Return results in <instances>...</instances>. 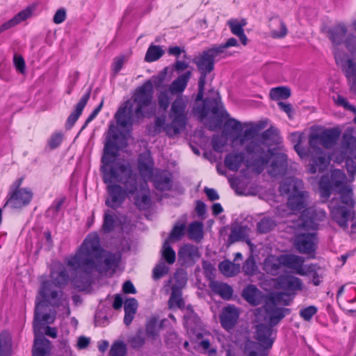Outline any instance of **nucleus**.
I'll return each instance as SVG.
<instances>
[{"label":"nucleus","mask_w":356,"mask_h":356,"mask_svg":"<svg viewBox=\"0 0 356 356\" xmlns=\"http://www.w3.org/2000/svg\"><path fill=\"white\" fill-rule=\"evenodd\" d=\"M273 334L272 326L261 324L257 327L256 339L260 343L261 346L265 348H270L273 343L271 339Z\"/></svg>","instance_id":"393cba45"},{"label":"nucleus","mask_w":356,"mask_h":356,"mask_svg":"<svg viewBox=\"0 0 356 356\" xmlns=\"http://www.w3.org/2000/svg\"><path fill=\"white\" fill-rule=\"evenodd\" d=\"M209 286L215 294L220 296L222 299L229 300L232 298L233 289L232 286L227 283L217 280H211Z\"/></svg>","instance_id":"cd10ccee"},{"label":"nucleus","mask_w":356,"mask_h":356,"mask_svg":"<svg viewBox=\"0 0 356 356\" xmlns=\"http://www.w3.org/2000/svg\"><path fill=\"white\" fill-rule=\"evenodd\" d=\"M146 183L142 184L140 193H138L135 197V204L140 209H147L151 205L149 191L146 188Z\"/></svg>","instance_id":"473e14b6"},{"label":"nucleus","mask_w":356,"mask_h":356,"mask_svg":"<svg viewBox=\"0 0 356 356\" xmlns=\"http://www.w3.org/2000/svg\"><path fill=\"white\" fill-rule=\"evenodd\" d=\"M126 353L127 347L122 341H116L113 343L110 349L111 356H124Z\"/></svg>","instance_id":"864d4df0"},{"label":"nucleus","mask_w":356,"mask_h":356,"mask_svg":"<svg viewBox=\"0 0 356 356\" xmlns=\"http://www.w3.org/2000/svg\"><path fill=\"white\" fill-rule=\"evenodd\" d=\"M187 104V100L182 96L177 97L172 103L169 113L171 122L165 128L169 137H173L185 129L188 119Z\"/></svg>","instance_id":"423d86ee"},{"label":"nucleus","mask_w":356,"mask_h":356,"mask_svg":"<svg viewBox=\"0 0 356 356\" xmlns=\"http://www.w3.org/2000/svg\"><path fill=\"white\" fill-rule=\"evenodd\" d=\"M161 325H159V319L156 316L149 318L146 323V334L148 337L154 339L157 335Z\"/></svg>","instance_id":"c03bdc74"},{"label":"nucleus","mask_w":356,"mask_h":356,"mask_svg":"<svg viewBox=\"0 0 356 356\" xmlns=\"http://www.w3.org/2000/svg\"><path fill=\"white\" fill-rule=\"evenodd\" d=\"M164 54V51L159 45L152 44L147 49L145 60L149 63L159 60Z\"/></svg>","instance_id":"37998d69"},{"label":"nucleus","mask_w":356,"mask_h":356,"mask_svg":"<svg viewBox=\"0 0 356 356\" xmlns=\"http://www.w3.org/2000/svg\"><path fill=\"white\" fill-rule=\"evenodd\" d=\"M315 239L314 234H301L296 236L294 245L300 253L313 254L316 250Z\"/></svg>","instance_id":"f3484780"},{"label":"nucleus","mask_w":356,"mask_h":356,"mask_svg":"<svg viewBox=\"0 0 356 356\" xmlns=\"http://www.w3.org/2000/svg\"><path fill=\"white\" fill-rule=\"evenodd\" d=\"M180 260L187 261L200 257L198 248L192 244H185L178 251Z\"/></svg>","instance_id":"f704fd0d"},{"label":"nucleus","mask_w":356,"mask_h":356,"mask_svg":"<svg viewBox=\"0 0 356 356\" xmlns=\"http://www.w3.org/2000/svg\"><path fill=\"white\" fill-rule=\"evenodd\" d=\"M153 182L154 187L159 191H168L172 186V175L167 170L156 169L152 177L148 178Z\"/></svg>","instance_id":"412c9836"},{"label":"nucleus","mask_w":356,"mask_h":356,"mask_svg":"<svg viewBox=\"0 0 356 356\" xmlns=\"http://www.w3.org/2000/svg\"><path fill=\"white\" fill-rule=\"evenodd\" d=\"M104 250L101 247L99 237L95 232L89 234L74 255L67 260V265L71 270V277L66 267L60 261L52 263L50 271L51 284L64 288L70 282L73 288L83 291L91 285L92 273L96 268V261L104 257Z\"/></svg>","instance_id":"f03ea898"},{"label":"nucleus","mask_w":356,"mask_h":356,"mask_svg":"<svg viewBox=\"0 0 356 356\" xmlns=\"http://www.w3.org/2000/svg\"><path fill=\"white\" fill-rule=\"evenodd\" d=\"M276 287L284 290L289 293L295 294L297 291H301L303 287L302 280L291 274H282L275 280Z\"/></svg>","instance_id":"2eb2a0df"},{"label":"nucleus","mask_w":356,"mask_h":356,"mask_svg":"<svg viewBox=\"0 0 356 356\" xmlns=\"http://www.w3.org/2000/svg\"><path fill=\"white\" fill-rule=\"evenodd\" d=\"M345 73L348 79L350 90L356 92V63L348 59L345 65Z\"/></svg>","instance_id":"4c0bfd02"},{"label":"nucleus","mask_w":356,"mask_h":356,"mask_svg":"<svg viewBox=\"0 0 356 356\" xmlns=\"http://www.w3.org/2000/svg\"><path fill=\"white\" fill-rule=\"evenodd\" d=\"M168 124H165V118L156 117L154 120V131L160 133L162 131H165L167 134L166 127Z\"/></svg>","instance_id":"338daca9"},{"label":"nucleus","mask_w":356,"mask_h":356,"mask_svg":"<svg viewBox=\"0 0 356 356\" xmlns=\"http://www.w3.org/2000/svg\"><path fill=\"white\" fill-rule=\"evenodd\" d=\"M282 266V254L280 256L269 255L264 261V270L271 275H277Z\"/></svg>","instance_id":"c756f323"},{"label":"nucleus","mask_w":356,"mask_h":356,"mask_svg":"<svg viewBox=\"0 0 356 356\" xmlns=\"http://www.w3.org/2000/svg\"><path fill=\"white\" fill-rule=\"evenodd\" d=\"M318 309L314 305L305 307L300 310V316L306 321H310L312 317L317 313Z\"/></svg>","instance_id":"052dcab7"},{"label":"nucleus","mask_w":356,"mask_h":356,"mask_svg":"<svg viewBox=\"0 0 356 356\" xmlns=\"http://www.w3.org/2000/svg\"><path fill=\"white\" fill-rule=\"evenodd\" d=\"M222 58L213 46L193 58L192 61L196 65L200 74L199 79H201L202 83L206 80L207 76L214 70L215 62Z\"/></svg>","instance_id":"9b49d317"},{"label":"nucleus","mask_w":356,"mask_h":356,"mask_svg":"<svg viewBox=\"0 0 356 356\" xmlns=\"http://www.w3.org/2000/svg\"><path fill=\"white\" fill-rule=\"evenodd\" d=\"M290 95L291 91L286 87L273 88L270 91V97L273 100L286 99Z\"/></svg>","instance_id":"de8ad7c7"},{"label":"nucleus","mask_w":356,"mask_h":356,"mask_svg":"<svg viewBox=\"0 0 356 356\" xmlns=\"http://www.w3.org/2000/svg\"><path fill=\"white\" fill-rule=\"evenodd\" d=\"M341 131L338 128L325 129L320 133H312L309 137V145L312 150L331 149L338 141Z\"/></svg>","instance_id":"9d476101"},{"label":"nucleus","mask_w":356,"mask_h":356,"mask_svg":"<svg viewBox=\"0 0 356 356\" xmlns=\"http://www.w3.org/2000/svg\"><path fill=\"white\" fill-rule=\"evenodd\" d=\"M291 136L297 140V144L294 145V149L299 156L302 159L306 157L308 154L307 149L301 145L302 136L299 133H293Z\"/></svg>","instance_id":"4d7b16f0"},{"label":"nucleus","mask_w":356,"mask_h":356,"mask_svg":"<svg viewBox=\"0 0 356 356\" xmlns=\"http://www.w3.org/2000/svg\"><path fill=\"white\" fill-rule=\"evenodd\" d=\"M127 61V56L121 55L114 58L111 69L114 76H116L122 69L124 64Z\"/></svg>","instance_id":"13d9d810"},{"label":"nucleus","mask_w":356,"mask_h":356,"mask_svg":"<svg viewBox=\"0 0 356 356\" xmlns=\"http://www.w3.org/2000/svg\"><path fill=\"white\" fill-rule=\"evenodd\" d=\"M34 334L33 356H45L50 350V341L43 336L42 332Z\"/></svg>","instance_id":"bb28decb"},{"label":"nucleus","mask_w":356,"mask_h":356,"mask_svg":"<svg viewBox=\"0 0 356 356\" xmlns=\"http://www.w3.org/2000/svg\"><path fill=\"white\" fill-rule=\"evenodd\" d=\"M120 261V256L119 254L111 252L107 253L104 259L106 270L117 268Z\"/></svg>","instance_id":"3c124183"},{"label":"nucleus","mask_w":356,"mask_h":356,"mask_svg":"<svg viewBox=\"0 0 356 356\" xmlns=\"http://www.w3.org/2000/svg\"><path fill=\"white\" fill-rule=\"evenodd\" d=\"M312 154H315L312 156V159L309 163V172L311 174H314L317 171H324L330 163V156L325 152L323 149L319 150H312Z\"/></svg>","instance_id":"a211bd4d"},{"label":"nucleus","mask_w":356,"mask_h":356,"mask_svg":"<svg viewBox=\"0 0 356 356\" xmlns=\"http://www.w3.org/2000/svg\"><path fill=\"white\" fill-rule=\"evenodd\" d=\"M63 141V134L61 132L54 133L50 137L48 144L51 149L57 148Z\"/></svg>","instance_id":"69168bd1"},{"label":"nucleus","mask_w":356,"mask_h":356,"mask_svg":"<svg viewBox=\"0 0 356 356\" xmlns=\"http://www.w3.org/2000/svg\"><path fill=\"white\" fill-rule=\"evenodd\" d=\"M346 180L344 172L335 169L331 172L330 177L323 175L318 183L322 197L329 198L333 188L340 195L339 200L331 201L330 208L333 220L344 230L348 228V221L353 217V209L355 204L353 191L346 185Z\"/></svg>","instance_id":"7ed1b4c3"},{"label":"nucleus","mask_w":356,"mask_h":356,"mask_svg":"<svg viewBox=\"0 0 356 356\" xmlns=\"http://www.w3.org/2000/svg\"><path fill=\"white\" fill-rule=\"evenodd\" d=\"M289 312V309L287 308L277 307L275 305H268L266 308V320L270 326L273 327L277 325Z\"/></svg>","instance_id":"b1692460"},{"label":"nucleus","mask_w":356,"mask_h":356,"mask_svg":"<svg viewBox=\"0 0 356 356\" xmlns=\"http://www.w3.org/2000/svg\"><path fill=\"white\" fill-rule=\"evenodd\" d=\"M154 89L150 81H146L138 87L129 99L133 103L136 119L140 120L147 117L146 108L151 104L153 99Z\"/></svg>","instance_id":"6e6552de"},{"label":"nucleus","mask_w":356,"mask_h":356,"mask_svg":"<svg viewBox=\"0 0 356 356\" xmlns=\"http://www.w3.org/2000/svg\"><path fill=\"white\" fill-rule=\"evenodd\" d=\"M35 10L36 6L32 4L19 12L12 19L8 20L0 26V34L30 18Z\"/></svg>","instance_id":"aec40b11"},{"label":"nucleus","mask_w":356,"mask_h":356,"mask_svg":"<svg viewBox=\"0 0 356 356\" xmlns=\"http://www.w3.org/2000/svg\"><path fill=\"white\" fill-rule=\"evenodd\" d=\"M90 97V90H89L86 94H84L79 102L76 104L74 107V110L72 113L69 115L67 119L65 127L67 129H70L74 126L75 122L79 119V116L81 115L82 111L87 104Z\"/></svg>","instance_id":"a878e982"},{"label":"nucleus","mask_w":356,"mask_h":356,"mask_svg":"<svg viewBox=\"0 0 356 356\" xmlns=\"http://www.w3.org/2000/svg\"><path fill=\"white\" fill-rule=\"evenodd\" d=\"M120 135L114 125H111L106 138L100 171L106 184L108 197L106 205L112 209L121 206L129 195L138 188V175L129 161L118 160Z\"/></svg>","instance_id":"f257e3e1"},{"label":"nucleus","mask_w":356,"mask_h":356,"mask_svg":"<svg viewBox=\"0 0 356 356\" xmlns=\"http://www.w3.org/2000/svg\"><path fill=\"white\" fill-rule=\"evenodd\" d=\"M276 225L271 217L264 216L257 224V230L260 234H266L271 231Z\"/></svg>","instance_id":"79ce46f5"},{"label":"nucleus","mask_w":356,"mask_h":356,"mask_svg":"<svg viewBox=\"0 0 356 356\" xmlns=\"http://www.w3.org/2000/svg\"><path fill=\"white\" fill-rule=\"evenodd\" d=\"M170 308H182L184 306V302L181 298V291L177 287L173 286L172 293L168 300Z\"/></svg>","instance_id":"a19ab883"},{"label":"nucleus","mask_w":356,"mask_h":356,"mask_svg":"<svg viewBox=\"0 0 356 356\" xmlns=\"http://www.w3.org/2000/svg\"><path fill=\"white\" fill-rule=\"evenodd\" d=\"M259 349L257 343L250 342L245 346L244 352L248 356H259Z\"/></svg>","instance_id":"0e129e2a"},{"label":"nucleus","mask_w":356,"mask_h":356,"mask_svg":"<svg viewBox=\"0 0 356 356\" xmlns=\"http://www.w3.org/2000/svg\"><path fill=\"white\" fill-rule=\"evenodd\" d=\"M168 92L169 90H162L158 95V105L164 111L168 108L170 103Z\"/></svg>","instance_id":"6e6d98bb"},{"label":"nucleus","mask_w":356,"mask_h":356,"mask_svg":"<svg viewBox=\"0 0 356 356\" xmlns=\"http://www.w3.org/2000/svg\"><path fill=\"white\" fill-rule=\"evenodd\" d=\"M245 24L246 22L244 19H242L241 22H238L237 20H230L228 22V25L232 33L236 36L244 32L243 26H245Z\"/></svg>","instance_id":"bf43d9fd"},{"label":"nucleus","mask_w":356,"mask_h":356,"mask_svg":"<svg viewBox=\"0 0 356 356\" xmlns=\"http://www.w3.org/2000/svg\"><path fill=\"white\" fill-rule=\"evenodd\" d=\"M12 349V338L8 331L0 333V356H8Z\"/></svg>","instance_id":"58836bf2"},{"label":"nucleus","mask_w":356,"mask_h":356,"mask_svg":"<svg viewBox=\"0 0 356 356\" xmlns=\"http://www.w3.org/2000/svg\"><path fill=\"white\" fill-rule=\"evenodd\" d=\"M138 169L144 179L152 177L154 171V161L149 153L144 152L139 154L138 158Z\"/></svg>","instance_id":"4be33fe9"},{"label":"nucleus","mask_w":356,"mask_h":356,"mask_svg":"<svg viewBox=\"0 0 356 356\" xmlns=\"http://www.w3.org/2000/svg\"><path fill=\"white\" fill-rule=\"evenodd\" d=\"M239 315V310L234 305H229L224 307L220 315L222 327L226 330L233 329L238 322Z\"/></svg>","instance_id":"6ab92c4d"},{"label":"nucleus","mask_w":356,"mask_h":356,"mask_svg":"<svg viewBox=\"0 0 356 356\" xmlns=\"http://www.w3.org/2000/svg\"><path fill=\"white\" fill-rule=\"evenodd\" d=\"M303 182L297 178H289L280 186L282 194H289L287 204L293 211H300L306 207V192L302 191Z\"/></svg>","instance_id":"0eeeda50"},{"label":"nucleus","mask_w":356,"mask_h":356,"mask_svg":"<svg viewBox=\"0 0 356 356\" xmlns=\"http://www.w3.org/2000/svg\"><path fill=\"white\" fill-rule=\"evenodd\" d=\"M242 270L246 275H253L257 270V266L254 258L250 256L245 261Z\"/></svg>","instance_id":"603ef678"},{"label":"nucleus","mask_w":356,"mask_h":356,"mask_svg":"<svg viewBox=\"0 0 356 356\" xmlns=\"http://www.w3.org/2000/svg\"><path fill=\"white\" fill-rule=\"evenodd\" d=\"M250 229L247 225L236 224L232 225L227 241L230 244L237 241H245L250 244Z\"/></svg>","instance_id":"5701e85b"},{"label":"nucleus","mask_w":356,"mask_h":356,"mask_svg":"<svg viewBox=\"0 0 356 356\" xmlns=\"http://www.w3.org/2000/svg\"><path fill=\"white\" fill-rule=\"evenodd\" d=\"M161 254L162 257L168 264H172L175 263L176 254L175 250L172 248L168 240H165L163 244Z\"/></svg>","instance_id":"a18cd8bd"},{"label":"nucleus","mask_w":356,"mask_h":356,"mask_svg":"<svg viewBox=\"0 0 356 356\" xmlns=\"http://www.w3.org/2000/svg\"><path fill=\"white\" fill-rule=\"evenodd\" d=\"M134 110V107L131 100L126 101L115 114L118 126L121 128L131 127L136 118Z\"/></svg>","instance_id":"4468645a"},{"label":"nucleus","mask_w":356,"mask_h":356,"mask_svg":"<svg viewBox=\"0 0 356 356\" xmlns=\"http://www.w3.org/2000/svg\"><path fill=\"white\" fill-rule=\"evenodd\" d=\"M328 37L333 44H344L350 51L356 52V37L353 33H348L345 24L341 23L330 29Z\"/></svg>","instance_id":"f8f14e48"},{"label":"nucleus","mask_w":356,"mask_h":356,"mask_svg":"<svg viewBox=\"0 0 356 356\" xmlns=\"http://www.w3.org/2000/svg\"><path fill=\"white\" fill-rule=\"evenodd\" d=\"M245 160L243 152L230 153L225 158V165L232 171H238Z\"/></svg>","instance_id":"2f4dec72"},{"label":"nucleus","mask_w":356,"mask_h":356,"mask_svg":"<svg viewBox=\"0 0 356 356\" xmlns=\"http://www.w3.org/2000/svg\"><path fill=\"white\" fill-rule=\"evenodd\" d=\"M22 179H17L13 184L6 204L12 208L19 209L27 205L31 200L33 193L29 188H19Z\"/></svg>","instance_id":"ddd939ff"},{"label":"nucleus","mask_w":356,"mask_h":356,"mask_svg":"<svg viewBox=\"0 0 356 356\" xmlns=\"http://www.w3.org/2000/svg\"><path fill=\"white\" fill-rule=\"evenodd\" d=\"M186 231V225L184 223L181 222H177L168 237V241H179L182 238V237L185 234Z\"/></svg>","instance_id":"8fccbe9b"},{"label":"nucleus","mask_w":356,"mask_h":356,"mask_svg":"<svg viewBox=\"0 0 356 356\" xmlns=\"http://www.w3.org/2000/svg\"><path fill=\"white\" fill-rule=\"evenodd\" d=\"M247 154L246 165L252 167L259 173L261 172L268 162L271 161L268 173L271 177L283 175L287 166V156L285 154H274L262 142L252 140L245 146Z\"/></svg>","instance_id":"39448f33"},{"label":"nucleus","mask_w":356,"mask_h":356,"mask_svg":"<svg viewBox=\"0 0 356 356\" xmlns=\"http://www.w3.org/2000/svg\"><path fill=\"white\" fill-rule=\"evenodd\" d=\"M189 238L199 241L203 238V224L199 221L191 222L188 227Z\"/></svg>","instance_id":"ea45409f"},{"label":"nucleus","mask_w":356,"mask_h":356,"mask_svg":"<svg viewBox=\"0 0 356 356\" xmlns=\"http://www.w3.org/2000/svg\"><path fill=\"white\" fill-rule=\"evenodd\" d=\"M226 139L219 135H214L211 139V145L213 149L218 153H221L223 151L225 146L226 145Z\"/></svg>","instance_id":"5fc2aeb1"},{"label":"nucleus","mask_w":356,"mask_h":356,"mask_svg":"<svg viewBox=\"0 0 356 356\" xmlns=\"http://www.w3.org/2000/svg\"><path fill=\"white\" fill-rule=\"evenodd\" d=\"M257 134V129H254V127H252L250 128H248V129H246L244 132H243V135H238L235 138H234V140H239V143L241 145H243L245 143V141L248 140V139H252L249 143L252 141V140H257L258 141H261L264 144V141L261 140H259L257 138H254V137L255 136V135ZM248 144V143L245 145V146Z\"/></svg>","instance_id":"09e8293b"},{"label":"nucleus","mask_w":356,"mask_h":356,"mask_svg":"<svg viewBox=\"0 0 356 356\" xmlns=\"http://www.w3.org/2000/svg\"><path fill=\"white\" fill-rule=\"evenodd\" d=\"M238 46V41L234 38H229L226 42L223 44H220L219 45H213V47L218 52V54L221 56V58H225L229 56L228 54L227 49L231 47H236Z\"/></svg>","instance_id":"49530a36"},{"label":"nucleus","mask_w":356,"mask_h":356,"mask_svg":"<svg viewBox=\"0 0 356 356\" xmlns=\"http://www.w3.org/2000/svg\"><path fill=\"white\" fill-rule=\"evenodd\" d=\"M241 295L243 299L251 305L257 306L261 302V293L253 284H249L245 287Z\"/></svg>","instance_id":"7c9ffc66"},{"label":"nucleus","mask_w":356,"mask_h":356,"mask_svg":"<svg viewBox=\"0 0 356 356\" xmlns=\"http://www.w3.org/2000/svg\"><path fill=\"white\" fill-rule=\"evenodd\" d=\"M206 105L209 108L210 111L219 117L228 116L220 102V98L218 95L214 98L207 97L204 100Z\"/></svg>","instance_id":"c9c22d12"},{"label":"nucleus","mask_w":356,"mask_h":356,"mask_svg":"<svg viewBox=\"0 0 356 356\" xmlns=\"http://www.w3.org/2000/svg\"><path fill=\"white\" fill-rule=\"evenodd\" d=\"M340 148V161H345L350 175H356V137L351 131H346L343 134Z\"/></svg>","instance_id":"1a4fd4ad"},{"label":"nucleus","mask_w":356,"mask_h":356,"mask_svg":"<svg viewBox=\"0 0 356 356\" xmlns=\"http://www.w3.org/2000/svg\"><path fill=\"white\" fill-rule=\"evenodd\" d=\"M334 103L338 106H341L346 110L350 111L354 113H356V108L350 104L348 100L341 95H337L336 97H333Z\"/></svg>","instance_id":"680f3d73"},{"label":"nucleus","mask_w":356,"mask_h":356,"mask_svg":"<svg viewBox=\"0 0 356 356\" xmlns=\"http://www.w3.org/2000/svg\"><path fill=\"white\" fill-rule=\"evenodd\" d=\"M282 261L284 267L291 269L299 275H305L310 270V266H304L305 259L298 255L282 254Z\"/></svg>","instance_id":"dca6fc26"},{"label":"nucleus","mask_w":356,"mask_h":356,"mask_svg":"<svg viewBox=\"0 0 356 356\" xmlns=\"http://www.w3.org/2000/svg\"><path fill=\"white\" fill-rule=\"evenodd\" d=\"M49 305L65 310L67 314L70 312L68 296L63 291L52 290L49 282L43 281L40 284L35 300L33 323L34 333L42 332L43 325L54 321V317L44 312Z\"/></svg>","instance_id":"20e7f679"},{"label":"nucleus","mask_w":356,"mask_h":356,"mask_svg":"<svg viewBox=\"0 0 356 356\" xmlns=\"http://www.w3.org/2000/svg\"><path fill=\"white\" fill-rule=\"evenodd\" d=\"M118 224V217L116 214L110 210L104 212L103 217V223L101 227L102 232L105 234L111 233L114 230Z\"/></svg>","instance_id":"72a5a7b5"},{"label":"nucleus","mask_w":356,"mask_h":356,"mask_svg":"<svg viewBox=\"0 0 356 356\" xmlns=\"http://www.w3.org/2000/svg\"><path fill=\"white\" fill-rule=\"evenodd\" d=\"M138 308V302L134 298H127L124 302V312H130L136 313Z\"/></svg>","instance_id":"774afa93"},{"label":"nucleus","mask_w":356,"mask_h":356,"mask_svg":"<svg viewBox=\"0 0 356 356\" xmlns=\"http://www.w3.org/2000/svg\"><path fill=\"white\" fill-rule=\"evenodd\" d=\"M191 75V71H187L179 75L169 86V92L172 95L181 94L186 89Z\"/></svg>","instance_id":"c85d7f7f"},{"label":"nucleus","mask_w":356,"mask_h":356,"mask_svg":"<svg viewBox=\"0 0 356 356\" xmlns=\"http://www.w3.org/2000/svg\"><path fill=\"white\" fill-rule=\"evenodd\" d=\"M168 271L169 268L164 263L159 264L154 267L152 277L155 280H159L165 275H167Z\"/></svg>","instance_id":"e2e57ef3"},{"label":"nucleus","mask_w":356,"mask_h":356,"mask_svg":"<svg viewBox=\"0 0 356 356\" xmlns=\"http://www.w3.org/2000/svg\"><path fill=\"white\" fill-rule=\"evenodd\" d=\"M220 271L226 277H234L240 272L241 266L238 264L225 260L219 264Z\"/></svg>","instance_id":"e433bc0d"}]
</instances>
